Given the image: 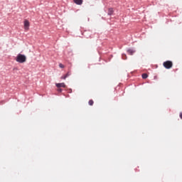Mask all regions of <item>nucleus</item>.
<instances>
[{
  "label": "nucleus",
  "mask_w": 182,
  "mask_h": 182,
  "mask_svg": "<svg viewBox=\"0 0 182 182\" xmlns=\"http://www.w3.org/2000/svg\"><path fill=\"white\" fill-rule=\"evenodd\" d=\"M108 15H113V9H108Z\"/></svg>",
  "instance_id": "nucleus-7"
},
{
  "label": "nucleus",
  "mask_w": 182,
  "mask_h": 182,
  "mask_svg": "<svg viewBox=\"0 0 182 182\" xmlns=\"http://www.w3.org/2000/svg\"><path fill=\"white\" fill-rule=\"evenodd\" d=\"M31 23H29V21L25 20L24 21V29L25 31H29V26Z\"/></svg>",
  "instance_id": "nucleus-3"
},
{
  "label": "nucleus",
  "mask_w": 182,
  "mask_h": 182,
  "mask_svg": "<svg viewBox=\"0 0 182 182\" xmlns=\"http://www.w3.org/2000/svg\"><path fill=\"white\" fill-rule=\"evenodd\" d=\"M60 79H63L65 80V79H66V76L65 75H63V76H61Z\"/></svg>",
  "instance_id": "nucleus-12"
},
{
  "label": "nucleus",
  "mask_w": 182,
  "mask_h": 182,
  "mask_svg": "<svg viewBox=\"0 0 182 182\" xmlns=\"http://www.w3.org/2000/svg\"><path fill=\"white\" fill-rule=\"evenodd\" d=\"M16 60L18 63H25V62H26V56L23 54H18L16 58Z\"/></svg>",
  "instance_id": "nucleus-1"
},
{
  "label": "nucleus",
  "mask_w": 182,
  "mask_h": 182,
  "mask_svg": "<svg viewBox=\"0 0 182 182\" xmlns=\"http://www.w3.org/2000/svg\"><path fill=\"white\" fill-rule=\"evenodd\" d=\"M58 92H62V89H60V88H58Z\"/></svg>",
  "instance_id": "nucleus-14"
},
{
  "label": "nucleus",
  "mask_w": 182,
  "mask_h": 182,
  "mask_svg": "<svg viewBox=\"0 0 182 182\" xmlns=\"http://www.w3.org/2000/svg\"><path fill=\"white\" fill-rule=\"evenodd\" d=\"M127 52H128V53H129V55H133L134 53V52H136L134 50H133V49H129V50H127Z\"/></svg>",
  "instance_id": "nucleus-6"
},
{
  "label": "nucleus",
  "mask_w": 182,
  "mask_h": 182,
  "mask_svg": "<svg viewBox=\"0 0 182 182\" xmlns=\"http://www.w3.org/2000/svg\"><path fill=\"white\" fill-rule=\"evenodd\" d=\"M57 87H66V85L64 82L55 84Z\"/></svg>",
  "instance_id": "nucleus-4"
},
{
  "label": "nucleus",
  "mask_w": 182,
  "mask_h": 182,
  "mask_svg": "<svg viewBox=\"0 0 182 182\" xmlns=\"http://www.w3.org/2000/svg\"><path fill=\"white\" fill-rule=\"evenodd\" d=\"M163 66L165 69H171L173 68V62L167 60L164 62Z\"/></svg>",
  "instance_id": "nucleus-2"
},
{
  "label": "nucleus",
  "mask_w": 182,
  "mask_h": 182,
  "mask_svg": "<svg viewBox=\"0 0 182 182\" xmlns=\"http://www.w3.org/2000/svg\"><path fill=\"white\" fill-rule=\"evenodd\" d=\"M59 68H60L61 69H65V66L62 63L59 64Z\"/></svg>",
  "instance_id": "nucleus-10"
},
{
  "label": "nucleus",
  "mask_w": 182,
  "mask_h": 182,
  "mask_svg": "<svg viewBox=\"0 0 182 182\" xmlns=\"http://www.w3.org/2000/svg\"><path fill=\"white\" fill-rule=\"evenodd\" d=\"M64 76H66V77H69V76H70V74L69 73H68Z\"/></svg>",
  "instance_id": "nucleus-11"
},
{
  "label": "nucleus",
  "mask_w": 182,
  "mask_h": 182,
  "mask_svg": "<svg viewBox=\"0 0 182 182\" xmlns=\"http://www.w3.org/2000/svg\"><path fill=\"white\" fill-rule=\"evenodd\" d=\"M149 77V75L146 73L142 74V79H147Z\"/></svg>",
  "instance_id": "nucleus-8"
},
{
  "label": "nucleus",
  "mask_w": 182,
  "mask_h": 182,
  "mask_svg": "<svg viewBox=\"0 0 182 182\" xmlns=\"http://www.w3.org/2000/svg\"><path fill=\"white\" fill-rule=\"evenodd\" d=\"M95 102H93V100H90L89 102H88V104L90 105V106H93V104H94Z\"/></svg>",
  "instance_id": "nucleus-9"
},
{
  "label": "nucleus",
  "mask_w": 182,
  "mask_h": 182,
  "mask_svg": "<svg viewBox=\"0 0 182 182\" xmlns=\"http://www.w3.org/2000/svg\"><path fill=\"white\" fill-rule=\"evenodd\" d=\"M179 117H180V119H182V112L180 113Z\"/></svg>",
  "instance_id": "nucleus-15"
},
{
  "label": "nucleus",
  "mask_w": 182,
  "mask_h": 182,
  "mask_svg": "<svg viewBox=\"0 0 182 182\" xmlns=\"http://www.w3.org/2000/svg\"><path fill=\"white\" fill-rule=\"evenodd\" d=\"M127 57L126 56V55H122V59H127Z\"/></svg>",
  "instance_id": "nucleus-13"
},
{
  "label": "nucleus",
  "mask_w": 182,
  "mask_h": 182,
  "mask_svg": "<svg viewBox=\"0 0 182 182\" xmlns=\"http://www.w3.org/2000/svg\"><path fill=\"white\" fill-rule=\"evenodd\" d=\"M74 2L77 5H82V4H83V0H74Z\"/></svg>",
  "instance_id": "nucleus-5"
}]
</instances>
